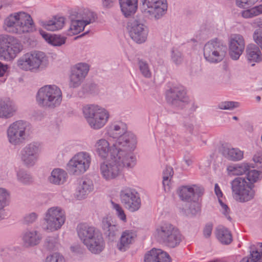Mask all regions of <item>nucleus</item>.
Here are the masks:
<instances>
[{
  "label": "nucleus",
  "mask_w": 262,
  "mask_h": 262,
  "mask_svg": "<svg viewBox=\"0 0 262 262\" xmlns=\"http://www.w3.org/2000/svg\"><path fill=\"white\" fill-rule=\"evenodd\" d=\"M186 94V89L181 85L170 86L165 92L166 98H184Z\"/></svg>",
  "instance_id": "34"
},
{
  "label": "nucleus",
  "mask_w": 262,
  "mask_h": 262,
  "mask_svg": "<svg viewBox=\"0 0 262 262\" xmlns=\"http://www.w3.org/2000/svg\"><path fill=\"white\" fill-rule=\"evenodd\" d=\"M89 66L85 63L80 62L71 69L69 85L71 88H77L83 82L89 71Z\"/></svg>",
  "instance_id": "16"
},
{
  "label": "nucleus",
  "mask_w": 262,
  "mask_h": 262,
  "mask_svg": "<svg viewBox=\"0 0 262 262\" xmlns=\"http://www.w3.org/2000/svg\"><path fill=\"white\" fill-rule=\"evenodd\" d=\"M171 58L172 61L176 64H180L183 60L181 52L176 48H173L171 50Z\"/></svg>",
  "instance_id": "52"
},
{
  "label": "nucleus",
  "mask_w": 262,
  "mask_h": 262,
  "mask_svg": "<svg viewBox=\"0 0 262 262\" xmlns=\"http://www.w3.org/2000/svg\"><path fill=\"white\" fill-rule=\"evenodd\" d=\"M10 192L5 188L0 187V220L6 216L5 208L9 205Z\"/></svg>",
  "instance_id": "35"
},
{
  "label": "nucleus",
  "mask_w": 262,
  "mask_h": 262,
  "mask_svg": "<svg viewBox=\"0 0 262 262\" xmlns=\"http://www.w3.org/2000/svg\"><path fill=\"white\" fill-rule=\"evenodd\" d=\"M41 145L38 142H32L27 144L21 150L23 152L39 157Z\"/></svg>",
  "instance_id": "40"
},
{
  "label": "nucleus",
  "mask_w": 262,
  "mask_h": 262,
  "mask_svg": "<svg viewBox=\"0 0 262 262\" xmlns=\"http://www.w3.org/2000/svg\"><path fill=\"white\" fill-rule=\"evenodd\" d=\"M66 220V212L62 208L51 207L44 213L42 228L48 232H55L62 228Z\"/></svg>",
  "instance_id": "7"
},
{
  "label": "nucleus",
  "mask_w": 262,
  "mask_h": 262,
  "mask_svg": "<svg viewBox=\"0 0 262 262\" xmlns=\"http://www.w3.org/2000/svg\"><path fill=\"white\" fill-rule=\"evenodd\" d=\"M217 239L223 244L228 245L232 241L231 232L226 227L219 226L215 230Z\"/></svg>",
  "instance_id": "36"
},
{
  "label": "nucleus",
  "mask_w": 262,
  "mask_h": 262,
  "mask_svg": "<svg viewBox=\"0 0 262 262\" xmlns=\"http://www.w3.org/2000/svg\"><path fill=\"white\" fill-rule=\"evenodd\" d=\"M111 207L118 219L123 223L127 222V217L125 211L120 204L111 201Z\"/></svg>",
  "instance_id": "44"
},
{
  "label": "nucleus",
  "mask_w": 262,
  "mask_h": 262,
  "mask_svg": "<svg viewBox=\"0 0 262 262\" xmlns=\"http://www.w3.org/2000/svg\"><path fill=\"white\" fill-rule=\"evenodd\" d=\"M144 262H170V258L161 249H152L145 254Z\"/></svg>",
  "instance_id": "24"
},
{
  "label": "nucleus",
  "mask_w": 262,
  "mask_h": 262,
  "mask_svg": "<svg viewBox=\"0 0 262 262\" xmlns=\"http://www.w3.org/2000/svg\"><path fill=\"white\" fill-rule=\"evenodd\" d=\"M84 245L92 253L98 254L104 249L105 243L101 234L99 232Z\"/></svg>",
  "instance_id": "27"
},
{
  "label": "nucleus",
  "mask_w": 262,
  "mask_h": 262,
  "mask_svg": "<svg viewBox=\"0 0 262 262\" xmlns=\"http://www.w3.org/2000/svg\"><path fill=\"white\" fill-rule=\"evenodd\" d=\"M253 160L255 163L262 164V154H255L253 158Z\"/></svg>",
  "instance_id": "61"
},
{
  "label": "nucleus",
  "mask_w": 262,
  "mask_h": 262,
  "mask_svg": "<svg viewBox=\"0 0 262 262\" xmlns=\"http://www.w3.org/2000/svg\"><path fill=\"white\" fill-rule=\"evenodd\" d=\"M39 157L20 151V159L24 166L27 167H33L37 162Z\"/></svg>",
  "instance_id": "41"
},
{
  "label": "nucleus",
  "mask_w": 262,
  "mask_h": 262,
  "mask_svg": "<svg viewBox=\"0 0 262 262\" xmlns=\"http://www.w3.org/2000/svg\"><path fill=\"white\" fill-rule=\"evenodd\" d=\"M62 92L57 85H46L40 88L37 94L36 98H61Z\"/></svg>",
  "instance_id": "19"
},
{
  "label": "nucleus",
  "mask_w": 262,
  "mask_h": 262,
  "mask_svg": "<svg viewBox=\"0 0 262 262\" xmlns=\"http://www.w3.org/2000/svg\"><path fill=\"white\" fill-rule=\"evenodd\" d=\"M30 56L34 69H42L48 64V57L42 52H32L30 53Z\"/></svg>",
  "instance_id": "31"
},
{
  "label": "nucleus",
  "mask_w": 262,
  "mask_h": 262,
  "mask_svg": "<svg viewBox=\"0 0 262 262\" xmlns=\"http://www.w3.org/2000/svg\"><path fill=\"white\" fill-rule=\"evenodd\" d=\"M168 103L172 106L178 108H182L184 105V102L182 99H169Z\"/></svg>",
  "instance_id": "58"
},
{
  "label": "nucleus",
  "mask_w": 262,
  "mask_h": 262,
  "mask_svg": "<svg viewBox=\"0 0 262 262\" xmlns=\"http://www.w3.org/2000/svg\"><path fill=\"white\" fill-rule=\"evenodd\" d=\"M127 28L131 38L138 43L144 42L147 37L148 30L141 20L135 18L129 20Z\"/></svg>",
  "instance_id": "13"
},
{
  "label": "nucleus",
  "mask_w": 262,
  "mask_h": 262,
  "mask_svg": "<svg viewBox=\"0 0 262 262\" xmlns=\"http://www.w3.org/2000/svg\"><path fill=\"white\" fill-rule=\"evenodd\" d=\"M214 191L216 195L219 199V202L221 206V211L222 213L224 214V215L226 217V218L231 220V217L229 215L230 209L228 207L224 204L222 201L220 199L223 196V193L220 189V186L217 184H215L214 186Z\"/></svg>",
  "instance_id": "43"
},
{
  "label": "nucleus",
  "mask_w": 262,
  "mask_h": 262,
  "mask_svg": "<svg viewBox=\"0 0 262 262\" xmlns=\"http://www.w3.org/2000/svg\"><path fill=\"white\" fill-rule=\"evenodd\" d=\"M138 64L142 75L146 78H150L151 76V73L148 63L143 59H139Z\"/></svg>",
  "instance_id": "48"
},
{
  "label": "nucleus",
  "mask_w": 262,
  "mask_h": 262,
  "mask_svg": "<svg viewBox=\"0 0 262 262\" xmlns=\"http://www.w3.org/2000/svg\"><path fill=\"white\" fill-rule=\"evenodd\" d=\"M223 154L225 158L232 161H238L244 158V151L238 148H224Z\"/></svg>",
  "instance_id": "37"
},
{
  "label": "nucleus",
  "mask_w": 262,
  "mask_h": 262,
  "mask_svg": "<svg viewBox=\"0 0 262 262\" xmlns=\"http://www.w3.org/2000/svg\"><path fill=\"white\" fill-rule=\"evenodd\" d=\"M23 49L20 41L8 34L0 35V59L10 60L14 58Z\"/></svg>",
  "instance_id": "9"
},
{
  "label": "nucleus",
  "mask_w": 262,
  "mask_h": 262,
  "mask_svg": "<svg viewBox=\"0 0 262 262\" xmlns=\"http://www.w3.org/2000/svg\"><path fill=\"white\" fill-rule=\"evenodd\" d=\"M120 199L122 204L130 212H135L141 207V200L137 191L129 187H123L120 192Z\"/></svg>",
  "instance_id": "12"
},
{
  "label": "nucleus",
  "mask_w": 262,
  "mask_h": 262,
  "mask_svg": "<svg viewBox=\"0 0 262 262\" xmlns=\"http://www.w3.org/2000/svg\"><path fill=\"white\" fill-rule=\"evenodd\" d=\"M16 177L18 181L24 184H29L32 181L31 175L23 169H19L17 171Z\"/></svg>",
  "instance_id": "47"
},
{
  "label": "nucleus",
  "mask_w": 262,
  "mask_h": 262,
  "mask_svg": "<svg viewBox=\"0 0 262 262\" xmlns=\"http://www.w3.org/2000/svg\"><path fill=\"white\" fill-rule=\"evenodd\" d=\"M17 111L16 104L9 99L0 100V118L8 119L13 117Z\"/></svg>",
  "instance_id": "21"
},
{
  "label": "nucleus",
  "mask_w": 262,
  "mask_h": 262,
  "mask_svg": "<svg viewBox=\"0 0 262 262\" xmlns=\"http://www.w3.org/2000/svg\"><path fill=\"white\" fill-rule=\"evenodd\" d=\"M253 23L257 27L262 28V17L255 19Z\"/></svg>",
  "instance_id": "64"
},
{
  "label": "nucleus",
  "mask_w": 262,
  "mask_h": 262,
  "mask_svg": "<svg viewBox=\"0 0 262 262\" xmlns=\"http://www.w3.org/2000/svg\"><path fill=\"white\" fill-rule=\"evenodd\" d=\"M77 231L79 238L84 245L99 232L95 227L85 224H79Z\"/></svg>",
  "instance_id": "25"
},
{
  "label": "nucleus",
  "mask_w": 262,
  "mask_h": 262,
  "mask_svg": "<svg viewBox=\"0 0 262 262\" xmlns=\"http://www.w3.org/2000/svg\"><path fill=\"white\" fill-rule=\"evenodd\" d=\"M47 246L49 249L53 250L59 246L58 235L49 236L46 239Z\"/></svg>",
  "instance_id": "50"
},
{
  "label": "nucleus",
  "mask_w": 262,
  "mask_h": 262,
  "mask_svg": "<svg viewBox=\"0 0 262 262\" xmlns=\"http://www.w3.org/2000/svg\"><path fill=\"white\" fill-rule=\"evenodd\" d=\"M173 174L172 168L170 167H166L163 173V184L164 187L168 186Z\"/></svg>",
  "instance_id": "51"
},
{
  "label": "nucleus",
  "mask_w": 262,
  "mask_h": 262,
  "mask_svg": "<svg viewBox=\"0 0 262 262\" xmlns=\"http://www.w3.org/2000/svg\"><path fill=\"white\" fill-rule=\"evenodd\" d=\"M154 235L157 241L171 248L177 247L182 239L179 230L169 223H162L158 225Z\"/></svg>",
  "instance_id": "5"
},
{
  "label": "nucleus",
  "mask_w": 262,
  "mask_h": 262,
  "mask_svg": "<svg viewBox=\"0 0 262 262\" xmlns=\"http://www.w3.org/2000/svg\"><path fill=\"white\" fill-rule=\"evenodd\" d=\"M121 10L125 17L130 16L136 11L138 0H119Z\"/></svg>",
  "instance_id": "32"
},
{
  "label": "nucleus",
  "mask_w": 262,
  "mask_h": 262,
  "mask_svg": "<svg viewBox=\"0 0 262 262\" xmlns=\"http://www.w3.org/2000/svg\"><path fill=\"white\" fill-rule=\"evenodd\" d=\"M239 103L235 101H225L219 104V107L222 110H232L237 107Z\"/></svg>",
  "instance_id": "53"
},
{
  "label": "nucleus",
  "mask_w": 262,
  "mask_h": 262,
  "mask_svg": "<svg viewBox=\"0 0 262 262\" xmlns=\"http://www.w3.org/2000/svg\"><path fill=\"white\" fill-rule=\"evenodd\" d=\"M260 14H262V5L243 10L242 12V16L245 18H252Z\"/></svg>",
  "instance_id": "45"
},
{
  "label": "nucleus",
  "mask_w": 262,
  "mask_h": 262,
  "mask_svg": "<svg viewBox=\"0 0 262 262\" xmlns=\"http://www.w3.org/2000/svg\"><path fill=\"white\" fill-rule=\"evenodd\" d=\"M38 216V214L35 212H31L29 213L24 217V222L26 224H31L34 223L37 219Z\"/></svg>",
  "instance_id": "56"
},
{
  "label": "nucleus",
  "mask_w": 262,
  "mask_h": 262,
  "mask_svg": "<svg viewBox=\"0 0 262 262\" xmlns=\"http://www.w3.org/2000/svg\"><path fill=\"white\" fill-rule=\"evenodd\" d=\"M258 0H236L237 7L244 8L250 5L254 4Z\"/></svg>",
  "instance_id": "57"
},
{
  "label": "nucleus",
  "mask_w": 262,
  "mask_h": 262,
  "mask_svg": "<svg viewBox=\"0 0 262 262\" xmlns=\"http://www.w3.org/2000/svg\"><path fill=\"white\" fill-rule=\"evenodd\" d=\"M136 237V233L133 230H126L124 231L121 233L117 244L118 249L121 251H125L129 248L130 245L134 242Z\"/></svg>",
  "instance_id": "26"
},
{
  "label": "nucleus",
  "mask_w": 262,
  "mask_h": 262,
  "mask_svg": "<svg viewBox=\"0 0 262 262\" xmlns=\"http://www.w3.org/2000/svg\"><path fill=\"white\" fill-rule=\"evenodd\" d=\"M260 48L257 44L254 43L248 44L246 47V58L252 66L262 61V53Z\"/></svg>",
  "instance_id": "22"
},
{
  "label": "nucleus",
  "mask_w": 262,
  "mask_h": 262,
  "mask_svg": "<svg viewBox=\"0 0 262 262\" xmlns=\"http://www.w3.org/2000/svg\"><path fill=\"white\" fill-rule=\"evenodd\" d=\"M41 35L45 40L53 46H61L66 42V38L60 35L50 34L45 32H41Z\"/></svg>",
  "instance_id": "38"
},
{
  "label": "nucleus",
  "mask_w": 262,
  "mask_h": 262,
  "mask_svg": "<svg viewBox=\"0 0 262 262\" xmlns=\"http://www.w3.org/2000/svg\"><path fill=\"white\" fill-rule=\"evenodd\" d=\"M68 178V173L64 169L56 168L52 170L48 181L52 184L61 185L66 182Z\"/></svg>",
  "instance_id": "29"
},
{
  "label": "nucleus",
  "mask_w": 262,
  "mask_h": 262,
  "mask_svg": "<svg viewBox=\"0 0 262 262\" xmlns=\"http://www.w3.org/2000/svg\"><path fill=\"white\" fill-rule=\"evenodd\" d=\"M245 47L243 36L240 34H233L229 41L230 56L233 60H237L242 54Z\"/></svg>",
  "instance_id": "18"
},
{
  "label": "nucleus",
  "mask_w": 262,
  "mask_h": 262,
  "mask_svg": "<svg viewBox=\"0 0 262 262\" xmlns=\"http://www.w3.org/2000/svg\"><path fill=\"white\" fill-rule=\"evenodd\" d=\"M126 124L122 122H115L107 127V133L109 137L116 139L115 142L124 141L123 146L121 147L126 152L134 154L138 144L137 136L133 133L127 131Z\"/></svg>",
  "instance_id": "3"
},
{
  "label": "nucleus",
  "mask_w": 262,
  "mask_h": 262,
  "mask_svg": "<svg viewBox=\"0 0 262 262\" xmlns=\"http://www.w3.org/2000/svg\"><path fill=\"white\" fill-rule=\"evenodd\" d=\"M81 20H72L70 27L68 30V35L72 36L79 33L84 30V27L94 23L97 18V15L89 10H84Z\"/></svg>",
  "instance_id": "15"
},
{
  "label": "nucleus",
  "mask_w": 262,
  "mask_h": 262,
  "mask_svg": "<svg viewBox=\"0 0 262 262\" xmlns=\"http://www.w3.org/2000/svg\"><path fill=\"white\" fill-rule=\"evenodd\" d=\"M144 8V12L151 18L158 19L167 11L166 0H141Z\"/></svg>",
  "instance_id": "14"
},
{
  "label": "nucleus",
  "mask_w": 262,
  "mask_h": 262,
  "mask_svg": "<svg viewBox=\"0 0 262 262\" xmlns=\"http://www.w3.org/2000/svg\"><path fill=\"white\" fill-rule=\"evenodd\" d=\"M4 27L6 31L18 34L33 32L35 30L31 16L24 12L9 15L4 20Z\"/></svg>",
  "instance_id": "2"
},
{
  "label": "nucleus",
  "mask_w": 262,
  "mask_h": 262,
  "mask_svg": "<svg viewBox=\"0 0 262 262\" xmlns=\"http://www.w3.org/2000/svg\"><path fill=\"white\" fill-rule=\"evenodd\" d=\"M227 47L217 38L208 41L204 47L203 54L205 59L210 63L216 64L225 57Z\"/></svg>",
  "instance_id": "8"
},
{
  "label": "nucleus",
  "mask_w": 262,
  "mask_h": 262,
  "mask_svg": "<svg viewBox=\"0 0 262 262\" xmlns=\"http://www.w3.org/2000/svg\"><path fill=\"white\" fill-rule=\"evenodd\" d=\"M212 228L213 226L211 224H208L205 226L203 230V234L206 237H210L212 233Z\"/></svg>",
  "instance_id": "60"
},
{
  "label": "nucleus",
  "mask_w": 262,
  "mask_h": 262,
  "mask_svg": "<svg viewBox=\"0 0 262 262\" xmlns=\"http://www.w3.org/2000/svg\"><path fill=\"white\" fill-rule=\"evenodd\" d=\"M136 164L135 154L125 152L118 155L113 152L112 157L100 164V174L102 179L110 182L122 176L124 168H133Z\"/></svg>",
  "instance_id": "1"
},
{
  "label": "nucleus",
  "mask_w": 262,
  "mask_h": 262,
  "mask_svg": "<svg viewBox=\"0 0 262 262\" xmlns=\"http://www.w3.org/2000/svg\"><path fill=\"white\" fill-rule=\"evenodd\" d=\"M30 130L29 122L22 120L15 121L10 124L6 130L7 140L13 146H19L27 139Z\"/></svg>",
  "instance_id": "6"
},
{
  "label": "nucleus",
  "mask_w": 262,
  "mask_h": 262,
  "mask_svg": "<svg viewBox=\"0 0 262 262\" xmlns=\"http://www.w3.org/2000/svg\"><path fill=\"white\" fill-rule=\"evenodd\" d=\"M200 210V206L198 204L193 203L190 205L189 208L185 211L187 215H194L197 214Z\"/></svg>",
  "instance_id": "55"
},
{
  "label": "nucleus",
  "mask_w": 262,
  "mask_h": 262,
  "mask_svg": "<svg viewBox=\"0 0 262 262\" xmlns=\"http://www.w3.org/2000/svg\"><path fill=\"white\" fill-rule=\"evenodd\" d=\"M101 2L102 5L104 8L110 9L114 6L117 0H101Z\"/></svg>",
  "instance_id": "59"
},
{
  "label": "nucleus",
  "mask_w": 262,
  "mask_h": 262,
  "mask_svg": "<svg viewBox=\"0 0 262 262\" xmlns=\"http://www.w3.org/2000/svg\"><path fill=\"white\" fill-rule=\"evenodd\" d=\"M94 189V184L92 180L84 179L81 180L77 186L74 196L78 200L85 199Z\"/></svg>",
  "instance_id": "23"
},
{
  "label": "nucleus",
  "mask_w": 262,
  "mask_h": 262,
  "mask_svg": "<svg viewBox=\"0 0 262 262\" xmlns=\"http://www.w3.org/2000/svg\"><path fill=\"white\" fill-rule=\"evenodd\" d=\"M102 228L104 233L110 237H114L119 231V227L112 224L110 217H105L102 219Z\"/></svg>",
  "instance_id": "33"
},
{
  "label": "nucleus",
  "mask_w": 262,
  "mask_h": 262,
  "mask_svg": "<svg viewBox=\"0 0 262 262\" xmlns=\"http://www.w3.org/2000/svg\"><path fill=\"white\" fill-rule=\"evenodd\" d=\"M92 163L91 155L87 151L75 154L67 164V170L74 176H80L88 171Z\"/></svg>",
  "instance_id": "10"
},
{
  "label": "nucleus",
  "mask_w": 262,
  "mask_h": 262,
  "mask_svg": "<svg viewBox=\"0 0 262 262\" xmlns=\"http://www.w3.org/2000/svg\"><path fill=\"white\" fill-rule=\"evenodd\" d=\"M184 126L189 133H191L192 132L193 129V125L191 123L186 121L184 123Z\"/></svg>",
  "instance_id": "62"
},
{
  "label": "nucleus",
  "mask_w": 262,
  "mask_h": 262,
  "mask_svg": "<svg viewBox=\"0 0 262 262\" xmlns=\"http://www.w3.org/2000/svg\"><path fill=\"white\" fill-rule=\"evenodd\" d=\"M253 166L248 162L232 164L227 167V172L229 176H241L245 174Z\"/></svg>",
  "instance_id": "28"
},
{
  "label": "nucleus",
  "mask_w": 262,
  "mask_h": 262,
  "mask_svg": "<svg viewBox=\"0 0 262 262\" xmlns=\"http://www.w3.org/2000/svg\"><path fill=\"white\" fill-rule=\"evenodd\" d=\"M43 262H66V260L60 253L54 252L48 255Z\"/></svg>",
  "instance_id": "49"
},
{
  "label": "nucleus",
  "mask_w": 262,
  "mask_h": 262,
  "mask_svg": "<svg viewBox=\"0 0 262 262\" xmlns=\"http://www.w3.org/2000/svg\"><path fill=\"white\" fill-rule=\"evenodd\" d=\"M203 187L199 185L183 186L179 189L180 198L185 201H195L204 193Z\"/></svg>",
  "instance_id": "17"
},
{
  "label": "nucleus",
  "mask_w": 262,
  "mask_h": 262,
  "mask_svg": "<svg viewBox=\"0 0 262 262\" xmlns=\"http://www.w3.org/2000/svg\"><path fill=\"white\" fill-rule=\"evenodd\" d=\"M8 69V66L0 62V77L4 76Z\"/></svg>",
  "instance_id": "63"
},
{
  "label": "nucleus",
  "mask_w": 262,
  "mask_h": 262,
  "mask_svg": "<svg viewBox=\"0 0 262 262\" xmlns=\"http://www.w3.org/2000/svg\"><path fill=\"white\" fill-rule=\"evenodd\" d=\"M250 255L240 262H262V243H258L250 247Z\"/></svg>",
  "instance_id": "30"
},
{
  "label": "nucleus",
  "mask_w": 262,
  "mask_h": 262,
  "mask_svg": "<svg viewBox=\"0 0 262 262\" xmlns=\"http://www.w3.org/2000/svg\"><path fill=\"white\" fill-rule=\"evenodd\" d=\"M122 139H120L118 142H114L112 144L109 141L104 138H100L96 140L94 145V148L97 155L103 160H106L108 156L110 158L112 157L113 152H115L117 155L122 154L126 152L121 147H124L123 144L124 141Z\"/></svg>",
  "instance_id": "11"
},
{
  "label": "nucleus",
  "mask_w": 262,
  "mask_h": 262,
  "mask_svg": "<svg viewBox=\"0 0 262 262\" xmlns=\"http://www.w3.org/2000/svg\"><path fill=\"white\" fill-rule=\"evenodd\" d=\"M42 239V234L35 229H27L23 233L22 239L28 246L34 247L40 244Z\"/></svg>",
  "instance_id": "20"
},
{
  "label": "nucleus",
  "mask_w": 262,
  "mask_h": 262,
  "mask_svg": "<svg viewBox=\"0 0 262 262\" xmlns=\"http://www.w3.org/2000/svg\"><path fill=\"white\" fill-rule=\"evenodd\" d=\"M30 53H27L19 58L17 61V65L20 69L25 70H33Z\"/></svg>",
  "instance_id": "42"
},
{
  "label": "nucleus",
  "mask_w": 262,
  "mask_h": 262,
  "mask_svg": "<svg viewBox=\"0 0 262 262\" xmlns=\"http://www.w3.org/2000/svg\"><path fill=\"white\" fill-rule=\"evenodd\" d=\"M253 39L262 50V30L256 29L253 34Z\"/></svg>",
  "instance_id": "54"
},
{
  "label": "nucleus",
  "mask_w": 262,
  "mask_h": 262,
  "mask_svg": "<svg viewBox=\"0 0 262 262\" xmlns=\"http://www.w3.org/2000/svg\"><path fill=\"white\" fill-rule=\"evenodd\" d=\"M82 112L87 123L94 130L103 127L110 117L106 108L97 104L86 105L83 107Z\"/></svg>",
  "instance_id": "4"
},
{
  "label": "nucleus",
  "mask_w": 262,
  "mask_h": 262,
  "mask_svg": "<svg viewBox=\"0 0 262 262\" xmlns=\"http://www.w3.org/2000/svg\"><path fill=\"white\" fill-rule=\"evenodd\" d=\"M37 103L45 108H53L59 106L61 99H37Z\"/></svg>",
  "instance_id": "46"
},
{
  "label": "nucleus",
  "mask_w": 262,
  "mask_h": 262,
  "mask_svg": "<svg viewBox=\"0 0 262 262\" xmlns=\"http://www.w3.org/2000/svg\"><path fill=\"white\" fill-rule=\"evenodd\" d=\"M64 24L63 17H55L45 24V28L49 31H55L61 29Z\"/></svg>",
  "instance_id": "39"
}]
</instances>
